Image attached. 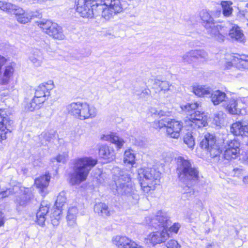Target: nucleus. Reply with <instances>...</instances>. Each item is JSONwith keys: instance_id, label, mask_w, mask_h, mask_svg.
Returning a JSON list of instances; mask_svg holds the SVG:
<instances>
[{"instance_id": "nucleus-27", "label": "nucleus", "mask_w": 248, "mask_h": 248, "mask_svg": "<svg viewBox=\"0 0 248 248\" xmlns=\"http://www.w3.org/2000/svg\"><path fill=\"white\" fill-rule=\"evenodd\" d=\"M50 178V176L48 174L42 175L35 180V185L42 194L48 186Z\"/></svg>"}, {"instance_id": "nucleus-33", "label": "nucleus", "mask_w": 248, "mask_h": 248, "mask_svg": "<svg viewBox=\"0 0 248 248\" xmlns=\"http://www.w3.org/2000/svg\"><path fill=\"white\" fill-rule=\"evenodd\" d=\"M31 191L29 188H24V193L20 195V197L16 200L17 205L20 206L26 205L31 200Z\"/></svg>"}, {"instance_id": "nucleus-35", "label": "nucleus", "mask_w": 248, "mask_h": 248, "mask_svg": "<svg viewBox=\"0 0 248 248\" xmlns=\"http://www.w3.org/2000/svg\"><path fill=\"white\" fill-rule=\"evenodd\" d=\"M233 62L236 64L238 69H248V56L241 55V56L235 57L233 59Z\"/></svg>"}, {"instance_id": "nucleus-42", "label": "nucleus", "mask_w": 248, "mask_h": 248, "mask_svg": "<svg viewBox=\"0 0 248 248\" xmlns=\"http://www.w3.org/2000/svg\"><path fill=\"white\" fill-rule=\"evenodd\" d=\"M239 142L236 140L227 141L224 143V149L239 151Z\"/></svg>"}, {"instance_id": "nucleus-37", "label": "nucleus", "mask_w": 248, "mask_h": 248, "mask_svg": "<svg viewBox=\"0 0 248 248\" xmlns=\"http://www.w3.org/2000/svg\"><path fill=\"white\" fill-rule=\"evenodd\" d=\"M232 4V2L231 1H222L221 2L222 14L224 16L230 17L232 16L233 11Z\"/></svg>"}, {"instance_id": "nucleus-3", "label": "nucleus", "mask_w": 248, "mask_h": 248, "mask_svg": "<svg viewBox=\"0 0 248 248\" xmlns=\"http://www.w3.org/2000/svg\"><path fill=\"white\" fill-rule=\"evenodd\" d=\"M176 171L180 180L184 182L199 179V171L187 157L179 156L176 158Z\"/></svg>"}, {"instance_id": "nucleus-57", "label": "nucleus", "mask_w": 248, "mask_h": 248, "mask_svg": "<svg viewBox=\"0 0 248 248\" xmlns=\"http://www.w3.org/2000/svg\"><path fill=\"white\" fill-rule=\"evenodd\" d=\"M238 56H241V55H238V54H236V55H235V56H232L231 62H226V64H225V67H226V68H230V67H231L232 65H235V66H236V67H237L236 64L234 63V62H233V59H234L235 57H238Z\"/></svg>"}, {"instance_id": "nucleus-36", "label": "nucleus", "mask_w": 248, "mask_h": 248, "mask_svg": "<svg viewBox=\"0 0 248 248\" xmlns=\"http://www.w3.org/2000/svg\"><path fill=\"white\" fill-rule=\"evenodd\" d=\"M40 16L39 13L36 12H30L25 13L22 15L17 16L16 18L17 20L20 23L25 24L30 21V20L34 17H38Z\"/></svg>"}, {"instance_id": "nucleus-49", "label": "nucleus", "mask_w": 248, "mask_h": 248, "mask_svg": "<svg viewBox=\"0 0 248 248\" xmlns=\"http://www.w3.org/2000/svg\"><path fill=\"white\" fill-rule=\"evenodd\" d=\"M170 119L165 118L164 119H161L158 121H155L154 124V126L155 128H161L163 127H167L168 123Z\"/></svg>"}, {"instance_id": "nucleus-39", "label": "nucleus", "mask_w": 248, "mask_h": 248, "mask_svg": "<svg viewBox=\"0 0 248 248\" xmlns=\"http://www.w3.org/2000/svg\"><path fill=\"white\" fill-rule=\"evenodd\" d=\"M62 213V208L56 207L52 215L51 216L52 223L54 226H57L59 223V220L61 218Z\"/></svg>"}, {"instance_id": "nucleus-16", "label": "nucleus", "mask_w": 248, "mask_h": 248, "mask_svg": "<svg viewBox=\"0 0 248 248\" xmlns=\"http://www.w3.org/2000/svg\"><path fill=\"white\" fill-rule=\"evenodd\" d=\"M112 242L118 248H144L126 236H116L113 238Z\"/></svg>"}, {"instance_id": "nucleus-63", "label": "nucleus", "mask_w": 248, "mask_h": 248, "mask_svg": "<svg viewBox=\"0 0 248 248\" xmlns=\"http://www.w3.org/2000/svg\"><path fill=\"white\" fill-rule=\"evenodd\" d=\"M242 181L244 184L248 185V175L244 176L242 179Z\"/></svg>"}, {"instance_id": "nucleus-45", "label": "nucleus", "mask_w": 248, "mask_h": 248, "mask_svg": "<svg viewBox=\"0 0 248 248\" xmlns=\"http://www.w3.org/2000/svg\"><path fill=\"white\" fill-rule=\"evenodd\" d=\"M226 115L222 111L216 113L214 115V123L217 126H220L224 122Z\"/></svg>"}, {"instance_id": "nucleus-23", "label": "nucleus", "mask_w": 248, "mask_h": 248, "mask_svg": "<svg viewBox=\"0 0 248 248\" xmlns=\"http://www.w3.org/2000/svg\"><path fill=\"white\" fill-rule=\"evenodd\" d=\"M29 60L35 67L41 66L44 60L42 51L37 49L33 50L29 56Z\"/></svg>"}, {"instance_id": "nucleus-56", "label": "nucleus", "mask_w": 248, "mask_h": 248, "mask_svg": "<svg viewBox=\"0 0 248 248\" xmlns=\"http://www.w3.org/2000/svg\"><path fill=\"white\" fill-rule=\"evenodd\" d=\"M181 227V225L178 223H175L171 226L169 230L170 232L177 233Z\"/></svg>"}, {"instance_id": "nucleus-55", "label": "nucleus", "mask_w": 248, "mask_h": 248, "mask_svg": "<svg viewBox=\"0 0 248 248\" xmlns=\"http://www.w3.org/2000/svg\"><path fill=\"white\" fill-rule=\"evenodd\" d=\"M12 10L13 11L11 12L10 14L15 15L16 16V18L17 16L22 15L24 14V12H25L21 8L15 5H14V8H13Z\"/></svg>"}, {"instance_id": "nucleus-15", "label": "nucleus", "mask_w": 248, "mask_h": 248, "mask_svg": "<svg viewBox=\"0 0 248 248\" xmlns=\"http://www.w3.org/2000/svg\"><path fill=\"white\" fill-rule=\"evenodd\" d=\"M170 237V234L166 229H163L161 231L154 232L150 233L146 239L147 243L149 241L150 243L155 246L158 244L164 242L169 237Z\"/></svg>"}, {"instance_id": "nucleus-26", "label": "nucleus", "mask_w": 248, "mask_h": 248, "mask_svg": "<svg viewBox=\"0 0 248 248\" xmlns=\"http://www.w3.org/2000/svg\"><path fill=\"white\" fill-rule=\"evenodd\" d=\"M229 35L232 40L241 43L244 42L245 40V37L242 31L237 25H234L232 27L230 30Z\"/></svg>"}, {"instance_id": "nucleus-2", "label": "nucleus", "mask_w": 248, "mask_h": 248, "mask_svg": "<svg viewBox=\"0 0 248 248\" xmlns=\"http://www.w3.org/2000/svg\"><path fill=\"white\" fill-rule=\"evenodd\" d=\"M66 108L69 115L82 121L93 119L97 114L96 108L86 102H73L68 104Z\"/></svg>"}, {"instance_id": "nucleus-19", "label": "nucleus", "mask_w": 248, "mask_h": 248, "mask_svg": "<svg viewBox=\"0 0 248 248\" xmlns=\"http://www.w3.org/2000/svg\"><path fill=\"white\" fill-rule=\"evenodd\" d=\"M95 16H101L106 20H109L117 14L110 9L103 3H98L96 5Z\"/></svg>"}, {"instance_id": "nucleus-18", "label": "nucleus", "mask_w": 248, "mask_h": 248, "mask_svg": "<svg viewBox=\"0 0 248 248\" xmlns=\"http://www.w3.org/2000/svg\"><path fill=\"white\" fill-rule=\"evenodd\" d=\"M230 132L235 136H248V123L236 122L233 123L230 127Z\"/></svg>"}, {"instance_id": "nucleus-10", "label": "nucleus", "mask_w": 248, "mask_h": 248, "mask_svg": "<svg viewBox=\"0 0 248 248\" xmlns=\"http://www.w3.org/2000/svg\"><path fill=\"white\" fill-rule=\"evenodd\" d=\"M182 58L184 62L191 64L198 59L202 62H207L208 60V55L203 49H194L186 52Z\"/></svg>"}, {"instance_id": "nucleus-51", "label": "nucleus", "mask_w": 248, "mask_h": 248, "mask_svg": "<svg viewBox=\"0 0 248 248\" xmlns=\"http://www.w3.org/2000/svg\"><path fill=\"white\" fill-rule=\"evenodd\" d=\"M68 158V155L67 153H62V154L58 155L56 157L54 158L52 161L56 160L59 163H65Z\"/></svg>"}, {"instance_id": "nucleus-64", "label": "nucleus", "mask_w": 248, "mask_h": 248, "mask_svg": "<svg viewBox=\"0 0 248 248\" xmlns=\"http://www.w3.org/2000/svg\"><path fill=\"white\" fill-rule=\"evenodd\" d=\"M245 12L244 11H240L238 12L237 16L240 17H241L245 16Z\"/></svg>"}, {"instance_id": "nucleus-20", "label": "nucleus", "mask_w": 248, "mask_h": 248, "mask_svg": "<svg viewBox=\"0 0 248 248\" xmlns=\"http://www.w3.org/2000/svg\"><path fill=\"white\" fill-rule=\"evenodd\" d=\"M78 213V210L76 205L70 206L67 211L66 220L67 225L71 228L77 226V217Z\"/></svg>"}, {"instance_id": "nucleus-28", "label": "nucleus", "mask_w": 248, "mask_h": 248, "mask_svg": "<svg viewBox=\"0 0 248 248\" xmlns=\"http://www.w3.org/2000/svg\"><path fill=\"white\" fill-rule=\"evenodd\" d=\"M211 91V89L206 86L197 85L192 86V92L199 97L210 95Z\"/></svg>"}, {"instance_id": "nucleus-48", "label": "nucleus", "mask_w": 248, "mask_h": 248, "mask_svg": "<svg viewBox=\"0 0 248 248\" xmlns=\"http://www.w3.org/2000/svg\"><path fill=\"white\" fill-rule=\"evenodd\" d=\"M13 8H14V5L11 3L2 1H0V9L1 10L10 14L13 11Z\"/></svg>"}, {"instance_id": "nucleus-38", "label": "nucleus", "mask_w": 248, "mask_h": 248, "mask_svg": "<svg viewBox=\"0 0 248 248\" xmlns=\"http://www.w3.org/2000/svg\"><path fill=\"white\" fill-rule=\"evenodd\" d=\"M43 102H39V99L34 97L29 102L26 104L25 108L30 111H33L36 109H38Z\"/></svg>"}, {"instance_id": "nucleus-17", "label": "nucleus", "mask_w": 248, "mask_h": 248, "mask_svg": "<svg viewBox=\"0 0 248 248\" xmlns=\"http://www.w3.org/2000/svg\"><path fill=\"white\" fill-rule=\"evenodd\" d=\"M182 127L183 124L181 122L174 120H170L166 130L167 136L170 138L178 139L180 136V132Z\"/></svg>"}, {"instance_id": "nucleus-62", "label": "nucleus", "mask_w": 248, "mask_h": 248, "mask_svg": "<svg viewBox=\"0 0 248 248\" xmlns=\"http://www.w3.org/2000/svg\"><path fill=\"white\" fill-rule=\"evenodd\" d=\"M4 224L3 215L1 212H0V227L2 226Z\"/></svg>"}, {"instance_id": "nucleus-59", "label": "nucleus", "mask_w": 248, "mask_h": 248, "mask_svg": "<svg viewBox=\"0 0 248 248\" xmlns=\"http://www.w3.org/2000/svg\"><path fill=\"white\" fill-rule=\"evenodd\" d=\"M54 24H57V23H55V22H52V25L50 26L51 27H50V28H48L46 31V32H45V33H46V34L49 35L51 33L50 32H49V31L50 32H52V27H53V26L54 25Z\"/></svg>"}, {"instance_id": "nucleus-60", "label": "nucleus", "mask_w": 248, "mask_h": 248, "mask_svg": "<svg viewBox=\"0 0 248 248\" xmlns=\"http://www.w3.org/2000/svg\"><path fill=\"white\" fill-rule=\"evenodd\" d=\"M168 112L163 111L162 110H158V116H168Z\"/></svg>"}, {"instance_id": "nucleus-58", "label": "nucleus", "mask_w": 248, "mask_h": 248, "mask_svg": "<svg viewBox=\"0 0 248 248\" xmlns=\"http://www.w3.org/2000/svg\"><path fill=\"white\" fill-rule=\"evenodd\" d=\"M10 191L9 190L0 192V199L6 197L10 194Z\"/></svg>"}, {"instance_id": "nucleus-34", "label": "nucleus", "mask_w": 248, "mask_h": 248, "mask_svg": "<svg viewBox=\"0 0 248 248\" xmlns=\"http://www.w3.org/2000/svg\"><path fill=\"white\" fill-rule=\"evenodd\" d=\"M52 31L50 32L51 33L49 36L59 40H62L65 39V36L63 33L62 29L58 24H54L52 27Z\"/></svg>"}, {"instance_id": "nucleus-4", "label": "nucleus", "mask_w": 248, "mask_h": 248, "mask_svg": "<svg viewBox=\"0 0 248 248\" xmlns=\"http://www.w3.org/2000/svg\"><path fill=\"white\" fill-rule=\"evenodd\" d=\"M138 173L143 191L148 193L151 190H154L159 181V171L153 168H142L138 170Z\"/></svg>"}, {"instance_id": "nucleus-24", "label": "nucleus", "mask_w": 248, "mask_h": 248, "mask_svg": "<svg viewBox=\"0 0 248 248\" xmlns=\"http://www.w3.org/2000/svg\"><path fill=\"white\" fill-rule=\"evenodd\" d=\"M100 139L103 140L110 141L112 143L114 144L118 149L121 148L124 143V140L115 133L103 135L101 136Z\"/></svg>"}, {"instance_id": "nucleus-47", "label": "nucleus", "mask_w": 248, "mask_h": 248, "mask_svg": "<svg viewBox=\"0 0 248 248\" xmlns=\"http://www.w3.org/2000/svg\"><path fill=\"white\" fill-rule=\"evenodd\" d=\"M184 142L188 148H192L195 145L194 139L192 133L188 132L184 137Z\"/></svg>"}, {"instance_id": "nucleus-14", "label": "nucleus", "mask_w": 248, "mask_h": 248, "mask_svg": "<svg viewBox=\"0 0 248 248\" xmlns=\"http://www.w3.org/2000/svg\"><path fill=\"white\" fill-rule=\"evenodd\" d=\"M146 223L155 228L162 227L166 229L168 222H169V217L167 214L161 211L156 213L155 217L150 218V217L146 218Z\"/></svg>"}, {"instance_id": "nucleus-13", "label": "nucleus", "mask_w": 248, "mask_h": 248, "mask_svg": "<svg viewBox=\"0 0 248 248\" xmlns=\"http://www.w3.org/2000/svg\"><path fill=\"white\" fill-rule=\"evenodd\" d=\"M245 98H231L224 105L226 111L232 115H238L245 107Z\"/></svg>"}, {"instance_id": "nucleus-43", "label": "nucleus", "mask_w": 248, "mask_h": 248, "mask_svg": "<svg viewBox=\"0 0 248 248\" xmlns=\"http://www.w3.org/2000/svg\"><path fill=\"white\" fill-rule=\"evenodd\" d=\"M66 197L65 193L64 191H62L57 196L55 205L57 207L62 208L64 204L66 203Z\"/></svg>"}, {"instance_id": "nucleus-53", "label": "nucleus", "mask_w": 248, "mask_h": 248, "mask_svg": "<svg viewBox=\"0 0 248 248\" xmlns=\"http://www.w3.org/2000/svg\"><path fill=\"white\" fill-rule=\"evenodd\" d=\"M11 112L9 109L0 108V116L2 118V121H3L4 119H7L9 121H12L9 116Z\"/></svg>"}, {"instance_id": "nucleus-40", "label": "nucleus", "mask_w": 248, "mask_h": 248, "mask_svg": "<svg viewBox=\"0 0 248 248\" xmlns=\"http://www.w3.org/2000/svg\"><path fill=\"white\" fill-rule=\"evenodd\" d=\"M56 133L54 132H43L40 136V139L42 144H46L47 141H50L55 138Z\"/></svg>"}, {"instance_id": "nucleus-44", "label": "nucleus", "mask_w": 248, "mask_h": 248, "mask_svg": "<svg viewBox=\"0 0 248 248\" xmlns=\"http://www.w3.org/2000/svg\"><path fill=\"white\" fill-rule=\"evenodd\" d=\"M52 21L50 20L43 19L36 22V25L45 32L46 30L51 27Z\"/></svg>"}, {"instance_id": "nucleus-32", "label": "nucleus", "mask_w": 248, "mask_h": 248, "mask_svg": "<svg viewBox=\"0 0 248 248\" xmlns=\"http://www.w3.org/2000/svg\"><path fill=\"white\" fill-rule=\"evenodd\" d=\"M135 154L134 151L131 149L126 150L124 155V163L126 166L133 167L136 163Z\"/></svg>"}, {"instance_id": "nucleus-54", "label": "nucleus", "mask_w": 248, "mask_h": 248, "mask_svg": "<svg viewBox=\"0 0 248 248\" xmlns=\"http://www.w3.org/2000/svg\"><path fill=\"white\" fill-rule=\"evenodd\" d=\"M167 248H181V245L174 239L169 240L166 244Z\"/></svg>"}, {"instance_id": "nucleus-22", "label": "nucleus", "mask_w": 248, "mask_h": 248, "mask_svg": "<svg viewBox=\"0 0 248 248\" xmlns=\"http://www.w3.org/2000/svg\"><path fill=\"white\" fill-rule=\"evenodd\" d=\"M13 121H9L7 119H4L3 121L0 122V140H4L7 138V134L11 131V125Z\"/></svg>"}, {"instance_id": "nucleus-61", "label": "nucleus", "mask_w": 248, "mask_h": 248, "mask_svg": "<svg viewBox=\"0 0 248 248\" xmlns=\"http://www.w3.org/2000/svg\"><path fill=\"white\" fill-rule=\"evenodd\" d=\"M150 111L151 113L152 114H155V115H158V110H157L155 108H151L150 109Z\"/></svg>"}, {"instance_id": "nucleus-21", "label": "nucleus", "mask_w": 248, "mask_h": 248, "mask_svg": "<svg viewBox=\"0 0 248 248\" xmlns=\"http://www.w3.org/2000/svg\"><path fill=\"white\" fill-rule=\"evenodd\" d=\"M49 211L48 205L42 202L40 208L36 213V222L40 226H43L46 219V216Z\"/></svg>"}, {"instance_id": "nucleus-29", "label": "nucleus", "mask_w": 248, "mask_h": 248, "mask_svg": "<svg viewBox=\"0 0 248 248\" xmlns=\"http://www.w3.org/2000/svg\"><path fill=\"white\" fill-rule=\"evenodd\" d=\"M108 7L117 14L121 13L123 8L120 0H101Z\"/></svg>"}, {"instance_id": "nucleus-1", "label": "nucleus", "mask_w": 248, "mask_h": 248, "mask_svg": "<svg viewBox=\"0 0 248 248\" xmlns=\"http://www.w3.org/2000/svg\"><path fill=\"white\" fill-rule=\"evenodd\" d=\"M97 160L91 157H78L73 162V172L70 174V182L79 185L86 180L90 171L97 164Z\"/></svg>"}, {"instance_id": "nucleus-46", "label": "nucleus", "mask_w": 248, "mask_h": 248, "mask_svg": "<svg viewBox=\"0 0 248 248\" xmlns=\"http://www.w3.org/2000/svg\"><path fill=\"white\" fill-rule=\"evenodd\" d=\"M239 153V151L235 150L234 149L226 150L224 149V157L227 160H231L235 158Z\"/></svg>"}, {"instance_id": "nucleus-7", "label": "nucleus", "mask_w": 248, "mask_h": 248, "mask_svg": "<svg viewBox=\"0 0 248 248\" xmlns=\"http://www.w3.org/2000/svg\"><path fill=\"white\" fill-rule=\"evenodd\" d=\"M118 172L117 174H114L113 178L116 191L118 193L128 195L135 200L138 199V195L135 192L134 187L129 174L120 170L116 168L113 169V173Z\"/></svg>"}, {"instance_id": "nucleus-5", "label": "nucleus", "mask_w": 248, "mask_h": 248, "mask_svg": "<svg viewBox=\"0 0 248 248\" xmlns=\"http://www.w3.org/2000/svg\"><path fill=\"white\" fill-rule=\"evenodd\" d=\"M199 106L200 104L195 102L191 104L188 103L181 106L183 111L188 112V117L185 123L187 125L193 127L194 129L205 126L207 124V116L205 113L195 110L199 108Z\"/></svg>"}, {"instance_id": "nucleus-52", "label": "nucleus", "mask_w": 248, "mask_h": 248, "mask_svg": "<svg viewBox=\"0 0 248 248\" xmlns=\"http://www.w3.org/2000/svg\"><path fill=\"white\" fill-rule=\"evenodd\" d=\"M245 171L242 168H234L231 172V175L233 177H240L243 176Z\"/></svg>"}, {"instance_id": "nucleus-8", "label": "nucleus", "mask_w": 248, "mask_h": 248, "mask_svg": "<svg viewBox=\"0 0 248 248\" xmlns=\"http://www.w3.org/2000/svg\"><path fill=\"white\" fill-rule=\"evenodd\" d=\"M97 2L94 0H77V11L84 18H92L95 16Z\"/></svg>"}, {"instance_id": "nucleus-30", "label": "nucleus", "mask_w": 248, "mask_h": 248, "mask_svg": "<svg viewBox=\"0 0 248 248\" xmlns=\"http://www.w3.org/2000/svg\"><path fill=\"white\" fill-rule=\"evenodd\" d=\"M210 95L211 100L214 105L219 104L225 101L227 98L226 93L220 90L211 91Z\"/></svg>"}, {"instance_id": "nucleus-12", "label": "nucleus", "mask_w": 248, "mask_h": 248, "mask_svg": "<svg viewBox=\"0 0 248 248\" xmlns=\"http://www.w3.org/2000/svg\"><path fill=\"white\" fill-rule=\"evenodd\" d=\"M53 87L52 81L50 80L47 82L42 83L35 89L34 97L39 99V102L44 103L50 95V91Z\"/></svg>"}, {"instance_id": "nucleus-31", "label": "nucleus", "mask_w": 248, "mask_h": 248, "mask_svg": "<svg viewBox=\"0 0 248 248\" xmlns=\"http://www.w3.org/2000/svg\"><path fill=\"white\" fill-rule=\"evenodd\" d=\"M94 211L99 216L103 217L109 216L112 214V211L109 209L108 206L102 202H99L95 204Z\"/></svg>"}, {"instance_id": "nucleus-11", "label": "nucleus", "mask_w": 248, "mask_h": 248, "mask_svg": "<svg viewBox=\"0 0 248 248\" xmlns=\"http://www.w3.org/2000/svg\"><path fill=\"white\" fill-rule=\"evenodd\" d=\"M6 59L0 55V84H7L14 73V68L10 65H5Z\"/></svg>"}, {"instance_id": "nucleus-6", "label": "nucleus", "mask_w": 248, "mask_h": 248, "mask_svg": "<svg viewBox=\"0 0 248 248\" xmlns=\"http://www.w3.org/2000/svg\"><path fill=\"white\" fill-rule=\"evenodd\" d=\"M202 24L207 32L212 38L219 42L224 40L227 33L226 28L220 24L216 23L210 14L206 10H202L201 13Z\"/></svg>"}, {"instance_id": "nucleus-50", "label": "nucleus", "mask_w": 248, "mask_h": 248, "mask_svg": "<svg viewBox=\"0 0 248 248\" xmlns=\"http://www.w3.org/2000/svg\"><path fill=\"white\" fill-rule=\"evenodd\" d=\"M194 194V190L193 188L186 186L183 188V197L184 199H188Z\"/></svg>"}, {"instance_id": "nucleus-9", "label": "nucleus", "mask_w": 248, "mask_h": 248, "mask_svg": "<svg viewBox=\"0 0 248 248\" xmlns=\"http://www.w3.org/2000/svg\"><path fill=\"white\" fill-rule=\"evenodd\" d=\"M201 147L207 150L213 157L219 155L221 152L219 146L216 144V140L213 135L207 133L204 135V138L200 143Z\"/></svg>"}, {"instance_id": "nucleus-41", "label": "nucleus", "mask_w": 248, "mask_h": 248, "mask_svg": "<svg viewBox=\"0 0 248 248\" xmlns=\"http://www.w3.org/2000/svg\"><path fill=\"white\" fill-rule=\"evenodd\" d=\"M154 85L158 87L160 91L164 92L169 91L170 86L168 81H161L157 79L155 80Z\"/></svg>"}, {"instance_id": "nucleus-25", "label": "nucleus", "mask_w": 248, "mask_h": 248, "mask_svg": "<svg viewBox=\"0 0 248 248\" xmlns=\"http://www.w3.org/2000/svg\"><path fill=\"white\" fill-rule=\"evenodd\" d=\"M99 155L108 161L113 160L115 158V152L112 148H109L106 145H102L100 146L99 149Z\"/></svg>"}]
</instances>
